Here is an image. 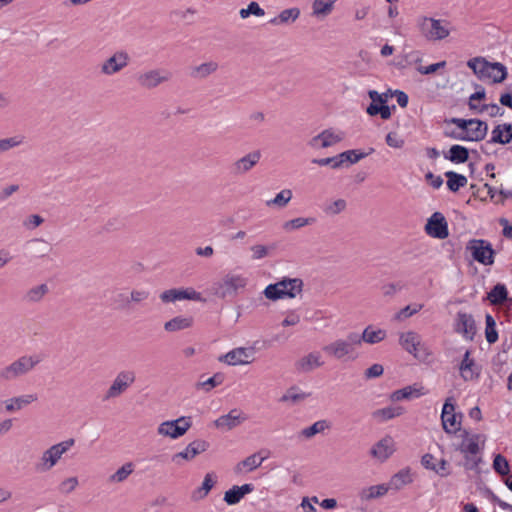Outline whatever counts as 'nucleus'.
<instances>
[{
    "mask_svg": "<svg viewBox=\"0 0 512 512\" xmlns=\"http://www.w3.org/2000/svg\"><path fill=\"white\" fill-rule=\"evenodd\" d=\"M359 346L358 333L351 332L346 338L336 339L335 341L323 346L322 350L330 357L341 361H353L358 357L356 348Z\"/></svg>",
    "mask_w": 512,
    "mask_h": 512,
    "instance_id": "1",
    "label": "nucleus"
},
{
    "mask_svg": "<svg viewBox=\"0 0 512 512\" xmlns=\"http://www.w3.org/2000/svg\"><path fill=\"white\" fill-rule=\"evenodd\" d=\"M40 362L36 355H23L0 368V383L15 381L30 373Z\"/></svg>",
    "mask_w": 512,
    "mask_h": 512,
    "instance_id": "2",
    "label": "nucleus"
},
{
    "mask_svg": "<svg viewBox=\"0 0 512 512\" xmlns=\"http://www.w3.org/2000/svg\"><path fill=\"white\" fill-rule=\"evenodd\" d=\"M467 66L473 70L480 80H492L493 83H501L507 77L506 67L499 63H490L484 58L476 57L467 62Z\"/></svg>",
    "mask_w": 512,
    "mask_h": 512,
    "instance_id": "3",
    "label": "nucleus"
},
{
    "mask_svg": "<svg viewBox=\"0 0 512 512\" xmlns=\"http://www.w3.org/2000/svg\"><path fill=\"white\" fill-rule=\"evenodd\" d=\"M302 289V279L284 277L274 284H269L263 293L267 299L276 301L284 298H295L302 292Z\"/></svg>",
    "mask_w": 512,
    "mask_h": 512,
    "instance_id": "4",
    "label": "nucleus"
},
{
    "mask_svg": "<svg viewBox=\"0 0 512 512\" xmlns=\"http://www.w3.org/2000/svg\"><path fill=\"white\" fill-rule=\"evenodd\" d=\"M420 34L428 41H440L447 38L451 32V24L445 19L421 16L417 19Z\"/></svg>",
    "mask_w": 512,
    "mask_h": 512,
    "instance_id": "5",
    "label": "nucleus"
},
{
    "mask_svg": "<svg viewBox=\"0 0 512 512\" xmlns=\"http://www.w3.org/2000/svg\"><path fill=\"white\" fill-rule=\"evenodd\" d=\"M74 439H68L50 446L44 450L39 460L35 463V470L39 473L50 471L58 464L62 456L74 445Z\"/></svg>",
    "mask_w": 512,
    "mask_h": 512,
    "instance_id": "6",
    "label": "nucleus"
},
{
    "mask_svg": "<svg viewBox=\"0 0 512 512\" xmlns=\"http://www.w3.org/2000/svg\"><path fill=\"white\" fill-rule=\"evenodd\" d=\"M399 343L405 351L417 359L425 360L431 355L427 345L422 341L421 335L415 331L401 333Z\"/></svg>",
    "mask_w": 512,
    "mask_h": 512,
    "instance_id": "7",
    "label": "nucleus"
},
{
    "mask_svg": "<svg viewBox=\"0 0 512 512\" xmlns=\"http://www.w3.org/2000/svg\"><path fill=\"white\" fill-rule=\"evenodd\" d=\"M172 73L165 68H154L139 72L136 75L137 84L146 90H152L171 80Z\"/></svg>",
    "mask_w": 512,
    "mask_h": 512,
    "instance_id": "8",
    "label": "nucleus"
},
{
    "mask_svg": "<svg viewBox=\"0 0 512 512\" xmlns=\"http://www.w3.org/2000/svg\"><path fill=\"white\" fill-rule=\"evenodd\" d=\"M247 280L245 277L236 274H227L222 280L215 282L212 287V293L219 298H226L237 293L239 289L246 286Z\"/></svg>",
    "mask_w": 512,
    "mask_h": 512,
    "instance_id": "9",
    "label": "nucleus"
},
{
    "mask_svg": "<svg viewBox=\"0 0 512 512\" xmlns=\"http://www.w3.org/2000/svg\"><path fill=\"white\" fill-rule=\"evenodd\" d=\"M463 414L456 412L455 400L448 397L443 405L441 413V422L444 431L447 434H456L461 431Z\"/></svg>",
    "mask_w": 512,
    "mask_h": 512,
    "instance_id": "10",
    "label": "nucleus"
},
{
    "mask_svg": "<svg viewBox=\"0 0 512 512\" xmlns=\"http://www.w3.org/2000/svg\"><path fill=\"white\" fill-rule=\"evenodd\" d=\"M466 251L470 252L472 258L480 264L488 266L494 263L495 251L487 240H470L466 245Z\"/></svg>",
    "mask_w": 512,
    "mask_h": 512,
    "instance_id": "11",
    "label": "nucleus"
},
{
    "mask_svg": "<svg viewBox=\"0 0 512 512\" xmlns=\"http://www.w3.org/2000/svg\"><path fill=\"white\" fill-rule=\"evenodd\" d=\"M345 138V133L335 128H328L313 136L307 142V146L312 150L318 151L333 147Z\"/></svg>",
    "mask_w": 512,
    "mask_h": 512,
    "instance_id": "12",
    "label": "nucleus"
},
{
    "mask_svg": "<svg viewBox=\"0 0 512 512\" xmlns=\"http://www.w3.org/2000/svg\"><path fill=\"white\" fill-rule=\"evenodd\" d=\"M136 374L132 370H122L114 378L107 389L104 400H110L121 396L135 382Z\"/></svg>",
    "mask_w": 512,
    "mask_h": 512,
    "instance_id": "13",
    "label": "nucleus"
},
{
    "mask_svg": "<svg viewBox=\"0 0 512 512\" xmlns=\"http://www.w3.org/2000/svg\"><path fill=\"white\" fill-rule=\"evenodd\" d=\"M129 62V54L124 50H118L101 63L100 72L104 76L115 75L126 68Z\"/></svg>",
    "mask_w": 512,
    "mask_h": 512,
    "instance_id": "14",
    "label": "nucleus"
},
{
    "mask_svg": "<svg viewBox=\"0 0 512 512\" xmlns=\"http://www.w3.org/2000/svg\"><path fill=\"white\" fill-rule=\"evenodd\" d=\"M191 425V418L182 416L176 420L161 423L158 426L157 432L162 436L177 439L183 436L190 429Z\"/></svg>",
    "mask_w": 512,
    "mask_h": 512,
    "instance_id": "15",
    "label": "nucleus"
},
{
    "mask_svg": "<svg viewBox=\"0 0 512 512\" xmlns=\"http://www.w3.org/2000/svg\"><path fill=\"white\" fill-rule=\"evenodd\" d=\"M160 300L165 303H175L177 301L191 300V301H204L200 292H197L194 288H172L163 291L159 295Z\"/></svg>",
    "mask_w": 512,
    "mask_h": 512,
    "instance_id": "16",
    "label": "nucleus"
},
{
    "mask_svg": "<svg viewBox=\"0 0 512 512\" xmlns=\"http://www.w3.org/2000/svg\"><path fill=\"white\" fill-rule=\"evenodd\" d=\"M425 232L430 237L436 239H445L449 235L448 223L444 215L440 212H434L428 218L425 225Z\"/></svg>",
    "mask_w": 512,
    "mask_h": 512,
    "instance_id": "17",
    "label": "nucleus"
},
{
    "mask_svg": "<svg viewBox=\"0 0 512 512\" xmlns=\"http://www.w3.org/2000/svg\"><path fill=\"white\" fill-rule=\"evenodd\" d=\"M462 438L458 450L469 459V455L475 456L480 452V444L484 445L485 437L481 434H470L467 430L461 431Z\"/></svg>",
    "mask_w": 512,
    "mask_h": 512,
    "instance_id": "18",
    "label": "nucleus"
},
{
    "mask_svg": "<svg viewBox=\"0 0 512 512\" xmlns=\"http://www.w3.org/2000/svg\"><path fill=\"white\" fill-rule=\"evenodd\" d=\"M488 131V125L486 122L471 119L469 128H467L465 134H451V137L462 141H481L483 140Z\"/></svg>",
    "mask_w": 512,
    "mask_h": 512,
    "instance_id": "19",
    "label": "nucleus"
},
{
    "mask_svg": "<svg viewBox=\"0 0 512 512\" xmlns=\"http://www.w3.org/2000/svg\"><path fill=\"white\" fill-rule=\"evenodd\" d=\"M455 331L466 340L472 341L476 334V323L471 314L458 312L455 319Z\"/></svg>",
    "mask_w": 512,
    "mask_h": 512,
    "instance_id": "20",
    "label": "nucleus"
},
{
    "mask_svg": "<svg viewBox=\"0 0 512 512\" xmlns=\"http://www.w3.org/2000/svg\"><path fill=\"white\" fill-rule=\"evenodd\" d=\"M262 153L260 150H253L237 159L232 164V172L235 175H244L250 172L260 161Z\"/></svg>",
    "mask_w": 512,
    "mask_h": 512,
    "instance_id": "21",
    "label": "nucleus"
},
{
    "mask_svg": "<svg viewBox=\"0 0 512 512\" xmlns=\"http://www.w3.org/2000/svg\"><path fill=\"white\" fill-rule=\"evenodd\" d=\"M395 450L396 444L394 439L387 435L372 446L370 454L380 462H385L389 457L393 455Z\"/></svg>",
    "mask_w": 512,
    "mask_h": 512,
    "instance_id": "22",
    "label": "nucleus"
},
{
    "mask_svg": "<svg viewBox=\"0 0 512 512\" xmlns=\"http://www.w3.org/2000/svg\"><path fill=\"white\" fill-rule=\"evenodd\" d=\"M209 447V443L205 440H195L191 443H189L186 448L173 455L172 461L179 464V460H192L194 457H196L198 454L205 452Z\"/></svg>",
    "mask_w": 512,
    "mask_h": 512,
    "instance_id": "23",
    "label": "nucleus"
},
{
    "mask_svg": "<svg viewBox=\"0 0 512 512\" xmlns=\"http://www.w3.org/2000/svg\"><path fill=\"white\" fill-rule=\"evenodd\" d=\"M253 353L254 351L252 348L239 347L221 356L219 361L232 366L247 364L250 362L249 358L253 356Z\"/></svg>",
    "mask_w": 512,
    "mask_h": 512,
    "instance_id": "24",
    "label": "nucleus"
},
{
    "mask_svg": "<svg viewBox=\"0 0 512 512\" xmlns=\"http://www.w3.org/2000/svg\"><path fill=\"white\" fill-rule=\"evenodd\" d=\"M246 420V416L238 409H232L228 414L222 415L214 421L215 427L222 430H231Z\"/></svg>",
    "mask_w": 512,
    "mask_h": 512,
    "instance_id": "25",
    "label": "nucleus"
},
{
    "mask_svg": "<svg viewBox=\"0 0 512 512\" xmlns=\"http://www.w3.org/2000/svg\"><path fill=\"white\" fill-rule=\"evenodd\" d=\"M321 355L319 352L314 351L298 359L295 364V370L299 373H308L316 368L323 366Z\"/></svg>",
    "mask_w": 512,
    "mask_h": 512,
    "instance_id": "26",
    "label": "nucleus"
},
{
    "mask_svg": "<svg viewBox=\"0 0 512 512\" xmlns=\"http://www.w3.org/2000/svg\"><path fill=\"white\" fill-rule=\"evenodd\" d=\"M255 489L253 484L247 483L241 486L234 485L224 493L223 500L227 505H236Z\"/></svg>",
    "mask_w": 512,
    "mask_h": 512,
    "instance_id": "27",
    "label": "nucleus"
},
{
    "mask_svg": "<svg viewBox=\"0 0 512 512\" xmlns=\"http://www.w3.org/2000/svg\"><path fill=\"white\" fill-rule=\"evenodd\" d=\"M38 397L36 394H24L16 397L9 398L2 402L5 406V411L7 413H13L19 411L26 406L36 402Z\"/></svg>",
    "mask_w": 512,
    "mask_h": 512,
    "instance_id": "28",
    "label": "nucleus"
},
{
    "mask_svg": "<svg viewBox=\"0 0 512 512\" xmlns=\"http://www.w3.org/2000/svg\"><path fill=\"white\" fill-rule=\"evenodd\" d=\"M262 452L254 453L244 460L238 462L234 467V472L236 474H242L244 471L251 472L257 469L262 465V463L268 458V453L264 456H261Z\"/></svg>",
    "mask_w": 512,
    "mask_h": 512,
    "instance_id": "29",
    "label": "nucleus"
},
{
    "mask_svg": "<svg viewBox=\"0 0 512 512\" xmlns=\"http://www.w3.org/2000/svg\"><path fill=\"white\" fill-rule=\"evenodd\" d=\"M470 351L467 350L464 354V357L460 363L459 370L461 377L465 381H471L479 376V370L475 364V361L470 358Z\"/></svg>",
    "mask_w": 512,
    "mask_h": 512,
    "instance_id": "30",
    "label": "nucleus"
},
{
    "mask_svg": "<svg viewBox=\"0 0 512 512\" xmlns=\"http://www.w3.org/2000/svg\"><path fill=\"white\" fill-rule=\"evenodd\" d=\"M28 245L32 259H44L52 251L51 244L43 238L32 239L28 242Z\"/></svg>",
    "mask_w": 512,
    "mask_h": 512,
    "instance_id": "31",
    "label": "nucleus"
},
{
    "mask_svg": "<svg viewBox=\"0 0 512 512\" xmlns=\"http://www.w3.org/2000/svg\"><path fill=\"white\" fill-rule=\"evenodd\" d=\"M490 140L493 143L508 144L512 140V125L504 123L494 127Z\"/></svg>",
    "mask_w": 512,
    "mask_h": 512,
    "instance_id": "32",
    "label": "nucleus"
},
{
    "mask_svg": "<svg viewBox=\"0 0 512 512\" xmlns=\"http://www.w3.org/2000/svg\"><path fill=\"white\" fill-rule=\"evenodd\" d=\"M412 481L411 469L406 467L394 474L387 485L389 489L400 490L404 486L412 483Z\"/></svg>",
    "mask_w": 512,
    "mask_h": 512,
    "instance_id": "33",
    "label": "nucleus"
},
{
    "mask_svg": "<svg viewBox=\"0 0 512 512\" xmlns=\"http://www.w3.org/2000/svg\"><path fill=\"white\" fill-rule=\"evenodd\" d=\"M216 484V476L213 473H207L203 479L202 485L192 492L191 498L194 501L204 499Z\"/></svg>",
    "mask_w": 512,
    "mask_h": 512,
    "instance_id": "34",
    "label": "nucleus"
},
{
    "mask_svg": "<svg viewBox=\"0 0 512 512\" xmlns=\"http://www.w3.org/2000/svg\"><path fill=\"white\" fill-rule=\"evenodd\" d=\"M386 337V331L383 329H373L372 326H367L363 333L360 335L358 334L359 338V346L362 342L368 343V344H376L381 341H383Z\"/></svg>",
    "mask_w": 512,
    "mask_h": 512,
    "instance_id": "35",
    "label": "nucleus"
},
{
    "mask_svg": "<svg viewBox=\"0 0 512 512\" xmlns=\"http://www.w3.org/2000/svg\"><path fill=\"white\" fill-rule=\"evenodd\" d=\"M219 68L216 61L204 62L191 69L190 75L196 79H205L211 74H214Z\"/></svg>",
    "mask_w": 512,
    "mask_h": 512,
    "instance_id": "36",
    "label": "nucleus"
},
{
    "mask_svg": "<svg viewBox=\"0 0 512 512\" xmlns=\"http://www.w3.org/2000/svg\"><path fill=\"white\" fill-rule=\"evenodd\" d=\"M193 325V318L190 316H176L165 322L164 329L167 332H177Z\"/></svg>",
    "mask_w": 512,
    "mask_h": 512,
    "instance_id": "37",
    "label": "nucleus"
},
{
    "mask_svg": "<svg viewBox=\"0 0 512 512\" xmlns=\"http://www.w3.org/2000/svg\"><path fill=\"white\" fill-rule=\"evenodd\" d=\"M388 491H389V486L387 484L373 485L370 487L363 488L359 492V497L363 501H368V500L382 497V496L386 495Z\"/></svg>",
    "mask_w": 512,
    "mask_h": 512,
    "instance_id": "38",
    "label": "nucleus"
},
{
    "mask_svg": "<svg viewBox=\"0 0 512 512\" xmlns=\"http://www.w3.org/2000/svg\"><path fill=\"white\" fill-rule=\"evenodd\" d=\"M373 151H374L373 148H371L368 153L353 149V150H347L342 153H339L341 167H344V166L348 167L349 165L355 164L358 161L365 158L366 156H368Z\"/></svg>",
    "mask_w": 512,
    "mask_h": 512,
    "instance_id": "39",
    "label": "nucleus"
},
{
    "mask_svg": "<svg viewBox=\"0 0 512 512\" xmlns=\"http://www.w3.org/2000/svg\"><path fill=\"white\" fill-rule=\"evenodd\" d=\"M444 158L456 164L465 163L469 158V151L464 146L452 145L449 152L444 154Z\"/></svg>",
    "mask_w": 512,
    "mask_h": 512,
    "instance_id": "40",
    "label": "nucleus"
},
{
    "mask_svg": "<svg viewBox=\"0 0 512 512\" xmlns=\"http://www.w3.org/2000/svg\"><path fill=\"white\" fill-rule=\"evenodd\" d=\"M403 413L404 408L401 406H388L375 410L372 415L373 418L383 422L398 417Z\"/></svg>",
    "mask_w": 512,
    "mask_h": 512,
    "instance_id": "41",
    "label": "nucleus"
},
{
    "mask_svg": "<svg viewBox=\"0 0 512 512\" xmlns=\"http://www.w3.org/2000/svg\"><path fill=\"white\" fill-rule=\"evenodd\" d=\"M300 15V10L296 7L289 8L281 11L279 15L272 18L269 23L272 25H281V24H287L290 22H294L298 19Z\"/></svg>",
    "mask_w": 512,
    "mask_h": 512,
    "instance_id": "42",
    "label": "nucleus"
},
{
    "mask_svg": "<svg viewBox=\"0 0 512 512\" xmlns=\"http://www.w3.org/2000/svg\"><path fill=\"white\" fill-rule=\"evenodd\" d=\"M337 0H314L312 4L313 15L325 17L329 15Z\"/></svg>",
    "mask_w": 512,
    "mask_h": 512,
    "instance_id": "43",
    "label": "nucleus"
},
{
    "mask_svg": "<svg viewBox=\"0 0 512 512\" xmlns=\"http://www.w3.org/2000/svg\"><path fill=\"white\" fill-rule=\"evenodd\" d=\"M134 471V464L132 462H127L122 465L119 469L116 470L115 473L109 476V483H122L124 482Z\"/></svg>",
    "mask_w": 512,
    "mask_h": 512,
    "instance_id": "44",
    "label": "nucleus"
},
{
    "mask_svg": "<svg viewBox=\"0 0 512 512\" xmlns=\"http://www.w3.org/2000/svg\"><path fill=\"white\" fill-rule=\"evenodd\" d=\"M508 296L506 286L504 284L495 285L491 291L487 294V299L493 305L502 304Z\"/></svg>",
    "mask_w": 512,
    "mask_h": 512,
    "instance_id": "45",
    "label": "nucleus"
},
{
    "mask_svg": "<svg viewBox=\"0 0 512 512\" xmlns=\"http://www.w3.org/2000/svg\"><path fill=\"white\" fill-rule=\"evenodd\" d=\"M445 176L447 177V186L452 192H457L460 188L467 185V178L462 174L448 171L445 173Z\"/></svg>",
    "mask_w": 512,
    "mask_h": 512,
    "instance_id": "46",
    "label": "nucleus"
},
{
    "mask_svg": "<svg viewBox=\"0 0 512 512\" xmlns=\"http://www.w3.org/2000/svg\"><path fill=\"white\" fill-rule=\"evenodd\" d=\"M293 193L290 189H283L273 199L267 200L266 205L268 207L284 208L291 201Z\"/></svg>",
    "mask_w": 512,
    "mask_h": 512,
    "instance_id": "47",
    "label": "nucleus"
},
{
    "mask_svg": "<svg viewBox=\"0 0 512 512\" xmlns=\"http://www.w3.org/2000/svg\"><path fill=\"white\" fill-rule=\"evenodd\" d=\"M48 291L49 288L47 284H40L30 288L26 292L24 299L29 303H37L43 299V297L48 293Z\"/></svg>",
    "mask_w": 512,
    "mask_h": 512,
    "instance_id": "48",
    "label": "nucleus"
},
{
    "mask_svg": "<svg viewBox=\"0 0 512 512\" xmlns=\"http://www.w3.org/2000/svg\"><path fill=\"white\" fill-rule=\"evenodd\" d=\"M315 222V218L309 217H297L291 220H288L283 223L282 228L285 232H292L298 229H301L305 226L312 225Z\"/></svg>",
    "mask_w": 512,
    "mask_h": 512,
    "instance_id": "49",
    "label": "nucleus"
},
{
    "mask_svg": "<svg viewBox=\"0 0 512 512\" xmlns=\"http://www.w3.org/2000/svg\"><path fill=\"white\" fill-rule=\"evenodd\" d=\"M26 137L17 134L12 137L0 139V153H5L11 149L19 147L25 143Z\"/></svg>",
    "mask_w": 512,
    "mask_h": 512,
    "instance_id": "50",
    "label": "nucleus"
},
{
    "mask_svg": "<svg viewBox=\"0 0 512 512\" xmlns=\"http://www.w3.org/2000/svg\"><path fill=\"white\" fill-rule=\"evenodd\" d=\"M424 393L415 387L407 386L402 389L396 390L391 394V399L393 401H401L404 399H410L412 397H419Z\"/></svg>",
    "mask_w": 512,
    "mask_h": 512,
    "instance_id": "51",
    "label": "nucleus"
},
{
    "mask_svg": "<svg viewBox=\"0 0 512 512\" xmlns=\"http://www.w3.org/2000/svg\"><path fill=\"white\" fill-rule=\"evenodd\" d=\"M330 427L326 420H319L313 423L311 426L301 430L300 435L306 439H310L318 433L324 432Z\"/></svg>",
    "mask_w": 512,
    "mask_h": 512,
    "instance_id": "52",
    "label": "nucleus"
},
{
    "mask_svg": "<svg viewBox=\"0 0 512 512\" xmlns=\"http://www.w3.org/2000/svg\"><path fill=\"white\" fill-rule=\"evenodd\" d=\"M225 380V376L223 373H215L212 377L208 378L205 381H200L197 383V389H203L206 392L211 391L213 388L221 385Z\"/></svg>",
    "mask_w": 512,
    "mask_h": 512,
    "instance_id": "53",
    "label": "nucleus"
},
{
    "mask_svg": "<svg viewBox=\"0 0 512 512\" xmlns=\"http://www.w3.org/2000/svg\"><path fill=\"white\" fill-rule=\"evenodd\" d=\"M79 485L78 478L76 476H71L68 478L63 479L58 487L57 490L60 494L68 495L72 493Z\"/></svg>",
    "mask_w": 512,
    "mask_h": 512,
    "instance_id": "54",
    "label": "nucleus"
},
{
    "mask_svg": "<svg viewBox=\"0 0 512 512\" xmlns=\"http://www.w3.org/2000/svg\"><path fill=\"white\" fill-rule=\"evenodd\" d=\"M493 469L501 476L508 475L510 472L508 460L503 455L497 454L493 460Z\"/></svg>",
    "mask_w": 512,
    "mask_h": 512,
    "instance_id": "55",
    "label": "nucleus"
},
{
    "mask_svg": "<svg viewBox=\"0 0 512 512\" xmlns=\"http://www.w3.org/2000/svg\"><path fill=\"white\" fill-rule=\"evenodd\" d=\"M347 203L344 199H337L330 203H327L323 211L330 216L337 215L346 209Z\"/></svg>",
    "mask_w": 512,
    "mask_h": 512,
    "instance_id": "56",
    "label": "nucleus"
},
{
    "mask_svg": "<svg viewBox=\"0 0 512 512\" xmlns=\"http://www.w3.org/2000/svg\"><path fill=\"white\" fill-rule=\"evenodd\" d=\"M311 162L318 166H330L332 169L341 168V161L339 158V154L332 156V157H327V158H314V159H312Z\"/></svg>",
    "mask_w": 512,
    "mask_h": 512,
    "instance_id": "57",
    "label": "nucleus"
},
{
    "mask_svg": "<svg viewBox=\"0 0 512 512\" xmlns=\"http://www.w3.org/2000/svg\"><path fill=\"white\" fill-rule=\"evenodd\" d=\"M423 308V304L407 305L402 308L396 315L397 320H403L417 314Z\"/></svg>",
    "mask_w": 512,
    "mask_h": 512,
    "instance_id": "58",
    "label": "nucleus"
},
{
    "mask_svg": "<svg viewBox=\"0 0 512 512\" xmlns=\"http://www.w3.org/2000/svg\"><path fill=\"white\" fill-rule=\"evenodd\" d=\"M306 394L302 392H297L295 387H292L287 390V392L281 397V402H291V403H297L299 401H302L306 398Z\"/></svg>",
    "mask_w": 512,
    "mask_h": 512,
    "instance_id": "59",
    "label": "nucleus"
},
{
    "mask_svg": "<svg viewBox=\"0 0 512 512\" xmlns=\"http://www.w3.org/2000/svg\"><path fill=\"white\" fill-rule=\"evenodd\" d=\"M149 296L150 292L147 289H133L129 295L130 304H141L148 300Z\"/></svg>",
    "mask_w": 512,
    "mask_h": 512,
    "instance_id": "60",
    "label": "nucleus"
},
{
    "mask_svg": "<svg viewBox=\"0 0 512 512\" xmlns=\"http://www.w3.org/2000/svg\"><path fill=\"white\" fill-rule=\"evenodd\" d=\"M487 112L489 116H502L504 111L497 104H482L476 113Z\"/></svg>",
    "mask_w": 512,
    "mask_h": 512,
    "instance_id": "61",
    "label": "nucleus"
},
{
    "mask_svg": "<svg viewBox=\"0 0 512 512\" xmlns=\"http://www.w3.org/2000/svg\"><path fill=\"white\" fill-rule=\"evenodd\" d=\"M252 252V260H260L268 256L269 249L265 245L257 244L253 245L250 248Z\"/></svg>",
    "mask_w": 512,
    "mask_h": 512,
    "instance_id": "62",
    "label": "nucleus"
},
{
    "mask_svg": "<svg viewBox=\"0 0 512 512\" xmlns=\"http://www.w3.org/2000/svg\"><path fill=\"white\" fill-rule=\"evenodd\" d=\"M386 143L388 146L397 149L404 146V140L396 132H389L386 135Z\"/></svg>",
    "mask_w": 512,
    "mask_h": 512,
    "instance_id": "63",
    "label": "nucleus"
},
{
    "mask_svg": "<svg viewBox=\"0 0 512 512\" xmlns=\"http://www.w3.org/2000/svg\"><path fill=\"white\" fill-rule=\"evenodd\" d=\"M43 222L44 219L40 215L32 214L24 220L23 225L25 228L32 230L43 224Z\"/></svg>",
    "mask_w": 512,
    "mask_h": 512,
    "instance_id": "64",
    "label": "nucleus"
}]
</instances>
